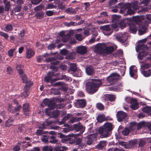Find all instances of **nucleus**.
<instances>
[{"mask_svg":"<svg viewBox=\"0 0 151 151\" xmlns=\"http://www.w3.org/2000/svg\"><path fill=\"white\" fill-rule=\"evenodd\" d=\"M55 58L54 57L49 58L46 59V61L47 62H50L52 65L50 67V69H52L51 72H49L47 74V76L45 78V81L47 83L49 82L52 79L53 76H58L60 73L58 71V68L55 65L58 64L60 62L58 60H55Z\"/></svg>","mask_w":151,"mask_h":151,"instance_id":"nucleus-1","label":"nucleus"},{"mask_svg":"<svg viewBox=\"0 0 151 151\" xmlns=\"http://www.w3.org/2000/svg\"><path fill=\"white\" fill-rule=\"evenodd\" d=\"M92 81H88L85 84L86 89L89 93L92 94L96 92L101 85V80L92 79Z\"/></svg>","mask_w":151,"mask_h":151,"instance_id":"nucleus-2","label":"nucleus"},{"mask_svg":"<svg viewBox=\"0 0 151 151\" xmlns=\"http://www.w3.org/2000/svg\"><path fill=\"white\" fill-rule=\"evenodd\" d=\"M113 124L110 123L106 122L104 124L102 127H100L99 132L101 134V138L106 137L110 134L111 131L113 129Z\"/></svg>","mask_w":151,"mask_h":151,"instance_id":"nucleus-3","label":"nucleus"},{"mask_svg":"<svg viewBox=\"0 0 151 151\" xmlns=\"http://www.w3.org/2000/svg\"><path fill=\"white\" fill-rule=\"evenodd\" d=\"M114 49L113 46L106 47L103 44H100L96 47V51L99 55L106 56L111 54Z\"/></svg>","mask_w":151,"mask_h":151,"instance_id":"nucleus-4","label":"nucleus"},{"mask_svg":"<svg viewBox=\"0 0 151 151\" xmlns=\"http://www.w3.org/2000/svg\"><path fill=\"white\" fill-rule=\"evenodd\" d=\"M117 7L123 11L127 10V12L128 14L131 15L134 13V11L132 9V5L131 3H128L124 4L122 3H120L118 4Z\"/></svg>","mask_w":151,"mask_h":151,"instance_id":"nucleus-5","label":"nucleus"},{"mask_svg":"<svg viewBox=\"0 0 151 151\" xmlns=\"http://www.w3.org/2000/svg\"><path fill=\"white\" fill-rule=\"evenodd\" d=\"M121 78L120 75L118 73H111L107 78V81L111 84H114Z\"/></svg>","mask_w":151,"mask_h":151,"instance_id":"nucleus-6","label":"nucleus"},{"mask_svg":"<svg viewBox=\"0 0 151 151\" xmlns=\"http://www.w3.org/2000/svg\"><path fill=\"white\" fill-rule=\"evenodd\" d=\"M73 129L77 132L80 131V133L76 134L77 136H79L84 132L85 131V127L81 124L80 122H79L77 124L73 125Z\"/></svg>","mask_w":151,"mask_h":151,"instance_id":"nucleus-7","label":"nucleus"},{"mask_svg":"<svg viewBox=\"0 0 151 151\" xmlns=\"http://www.w3.org/2000/svg\"><path fill=\"white\" fill-rule=\"evenodd\" d=\"M115 36L117 40L122 43L125 42L128 39L126 33L122 34L120 32L116 34Z\"/></svg>","mask_w":151,"mask_h":151,"instance_id":"nucleus-8","label":"nucleus"},{"mask_svg":"<svg viewBox=\"0 0 151 151\" xmlns=\"http://www.w3.org/2000/svg\"><path fill=\"white\" fill-rule=\"evenodd\" d=\"M54 123L55 122L54 121L52 120L51 118H48L46 120L45 122L40 124L39 126V129H45L47 127Z\"/></svg>","mask_w":151,"mask_h":151,"instance_id":"nucleus-9","label":"nucleus"},{"mask_svg":"<svg viewBox=\"0 0 151 151\" xmlns=\"http://www.w3.org/2000/svg\"><path fill=\"white\" fill-rule=\"evenodd\" d=\"M86 103L85 99H77L75 103V105L77 108H83L86 106Z\"/></svg>","mask_w":151,"mask_h":151,"instance_id":"nucleus-10","label":"nucleus"},{"mask_svg":"<svg viewBox=\"0 0 151 151\" xmlns=\"http://www.w3.org/2000/svg\"><path fill=\"white\" fill-rule=\"evenodd\" d=\"M116 115L118 121L119 122L122 121L127 116V114L122 111L117 112Z\"/></svg>","mask_w":151,"mask_h":151,"instance_id":"nucleus-11","label":"nucleus"},{"mask_svg":"<svg viewBox=\"0 0 151 151\" xmlns=\"http://www.w3.org/2000/svg\"><path fill=\"white\" fill-rule=\"evenodd\" d=\"M128 24L129 25L131 32L132 33H135L137 31V28L134 22L132 21V19L129 20V22H128Z\"/></svg>","mask_w":151,"mask_h":151,"instance_id":"nucleus-12","label":"nucleus"},{"mask_svg":"<svg viewBox=\"0 0 151 151\" xmlns=\"http://www.w3.org/2000/svg\"><path fill=\"white\" fill-rule=\"evenodd\" d=\"M23 112L25 116H28L29 115L31 111L28 103H25L23 104Z\"/></svg>","mask_w":151,"mask_h":151,"instance_id":"nucleus-13","label":"nucleus"},{"mask_svg":"<svg viewBox=\"0 0 151 151\" xmlns=\"http://www.w3.org/2000/svg\"><path fill=\"white\" fill-rule=\"evenodd\" d=\"M58 136L60 138H62V141L63 142H66L70 140V138L69 137H73L74 134H68L67 136L61 133H59Z\"/></svg>","mask_w":151,"mask_h":151,"instance_id":"nucleus-14","label":"nucleus"},{"mask_svg":"<svg viewBox=\"0 0 151 151\" xmlns=\"http://www.w3.org/2000/svg\"><path fill=\"white\" fill-rule=\"evenodd\" d=\"M30 86L28 85H25L24 91L21 93V96L25 98L27 97L30 94Z\"/></svg>","mask_w":151,"mask_h":151,"instance_id":"nucleus-15","label":"nucleus"},{"mask_svg":"<svg viewBox=\"0 0 151 151\" xmlns=\"http://www.w3.org/2000/svg\"><path fill=\"white\" fill-rule=\"evenodd\" d=\"M116 97L114 95L107 94L104 95L103 98L104 100L106 101L109 100L110 101H115Z\"/></svg>","mask_w":151,"mask_h":151,"instance_id":"nucleus-16","label":"nucleus"},{"mask_svg":"<svg viewBox=\"0 0 151 151\" xmlns=\"http://www.w3.org/2000/svg\"><path fill=\"white\" fill-rule=\"evenodd\" d=\"M131 19H123L119 22L118 23V25L119 26L121 29H123L124 28L126 27V24H128V22H129V20H131Z\"/></svg>","mask_w":151,"mask_h":151,"instance_id":"nucleus-17","label":"nucleus"},{"mask_svg":"<svg viewBox=\"0 0 151 151\" xmlns=\"http://www.w3.org/2000/svg\"><path fill=\"white\" fill-rule=\"evenodd\" d=\"M134 65L131 66L129 68V73L130 76L134 78H136L137 77V69H134Z\"/></svg>","mask_w":151,"mask_h":151,"instance_id":"nucleus-18","label":"nucleus"},{"mask_svg":"<svg viewBox=\"0 0 151 151\" xmlns=\"http://www.w3.org/2000/svg\"><path fill=\"white\" fill-rule=\"evenodd\" d=\"M76 52L80 54L84 55L87 52V49L85 46H81L77 47Z\"/></svg>","mask_w":151,"mask_h":151,"instance_id":"nucleus-19","label":"nucleus"},{"mask_svg":"<svg viewBox=\"0 0 151 151\" xmlns=\"http://www.w3.org/2000/svg\"><path fill=\"white\" fill-rule=\"evenodd\" d=\"M148 49V48L146 45L139 44L137 45L136 48V50L137 52H138L141 50L144 51L145 50H147Z\"/></svg>","mask_w":151,"mask_h":151,"instance_id":"nucleus-20","label":"nucleus"},{"mask_svg":"<svg viewBox=\"0 0 151 151\" xmlns=\"http://www.w3.org/2000/svg\"><path fill=\"white\" fill-rule=\"evenodd\" d=\"M96 137L94 134H91L87 137V144L88 145H91L93 141L95 140Z\"/></svg>","mask_w":151,"mask_h":151,"instance_id":"nucleus-21","label":"nucleus"},{"mask_svg":"<svg viewBox=\"0 0 151 151\" xmlns=\"http://www.w3.org/2000/svg\"><path fill=\"white\" fill-rule=\"evenodd\" d=\"M130 107L132 109L135 110L138 108V104L136 99H133L131 100L130 101Z\"/></svg>","mask_w":151,"mask_h":151,"instance_id":"nucleus-22","label":"nucleus"},{"mask_svg":"<svg viewBox=\"0 0 151 151\" xmlns=\"http://www.w3.org/2000/svg\"><path fill=\"white\" fill-rule=\"evenodd\" d=\"M86 73L89 76H92L94 73L93 67L91 65H89L86 68Z\"/></svg>","mask_w":151,"mask_h":151,"instance_id":"nucleus-23","label":"nucleus"},{"mask_svg":"<svg viewBox=\"0 0 151 151\" xmlns=\"http://www.w3.org/2000/svg\"><path fill=\"white\" fill-rule=\"evenodd\" d=\"M97 120L98 122H102L105 120H112V118L108 119L107 118L105 119V116L103 115H98L97 118Z\"/></svg>","mask_w":151,"mask_h":151,"instance_id":"nucleus-24","label":"nucleus"},{"mask_svg":"<svg viewBox=\"0 0 151 151\" xmlns=\"http://www.w3.org/2000/svg\"><path fill=\"white\" fill-rule=\"evenodd\" d=\"M35 55L33 51L31 49H27L26 51V57L27 58H30Z\"/></svg>","mask_w":151,"mask_h":151,"instance_id":"nucleus-25","label":"nucleus"},{"mask_svg":"<svg viewBox=\"0 0 151 151\" xmlns=\"http://www.w3.org/2000/svg\"><path fill=\"white\" fill-rule=\"evenodd\" d=\"M141 73L143 76L146 77L150 76L151 75V70H140Z\"/></svg>","mask_w":151,"mask_h":151,"instance_id":"nucleus-26","label":"nucleus"},{"mask_svg":"<svg viewBox=\"0 0 151 151\" xmlns=\"http://www.w3.org/2000/svg\"><path fill=\"white\" fill-rule=\"evenodd\" d=\"M82 118L81 117L77 118V117H72L68 122V123L70 124H72L75 122H77L81 120Z\"/></svg>","mask_w":151,"mask_h":151,"instance_id":"nucleus-27","label":"nucleus"},{"mask_svg":"<svg viewBox=\"0 0 151 151\" xmlns=\"http://www.w3.org/2000/svg\"><path fill=\"white\" fill-rule=\"evenodd\" d=\"M106 145V142L105 141H101L97 145V148L99 150H102Z\"/></svg>","mask_w":151,"mask_h":151,"instance_id":"nucleus-28","label":"nucleus"},{"mask_svg":"<svg viewBox=\"0 0 151 151\" xmlns=\"http://www.w3.org/2000/svg\"><path fill=\"white\" fill-rule=\"evenodd\" d=\"M147 55V52L145 51H142L139 52L138 55V58L139 60H142L143 57L146 56Z\"/></svg>","mask_w":151,"mask_h":151,"instance_id":"nucleus-29","label":"nucleus"},{"mask_svg":"<svg viewBox=\"0 0 151 151\" xmlns=\"http://www.w3.org/2000/svg\"><path fill=\"white\" fill-rule=\"evenodd\" d=\"M112 22L115 23H118L119 21V16L116 15H113L111 18Z\"/></svg>","mask_w":151,"mask_h":151,"instance_id":"nucleus-30","label":"nucleus"},{"mask_svg":"<svg viewBox=\"0 0 151 151\" xmlns=\"http://www.w3.org/2000/svg\"><path fill=\"white\" fill-rule=\"evenodd\" d=\"M77 70V66L75 64L73 63L70 64V68L69 69V71H71L74 73Z\"/></svg>","mask_w":151,"mask_h":151,"instance_id":"nucleus-31","label":"nucleus"},{"mask_svg":"<svg viewBox=\"0 0 151 151\" xmlns=\"http://www.w3.org/2000/svg\"><path fill=\"white\" fill-rule=\"evenodd\" d=\"M70 37V34L67 33L65 34L64 36H63V37L61 39V41L64 42H67L69 40Z\"/></svg>","mask_w":151,"mask_h":151,"instance_id":"nucleus-32","label":"nucleus"},{"mask_svg":"<svg viewBox=\"0 0 151 151\" xmlns=\"http://www.w3.org/2000/svg\"><path fill=\"white\" fill-rule=\"evenodd\" d=\"M65 12L67 13H72L76 14V11L72 7H69L65 9Z\"/></svg>","mask_w":151,"mask_h":151,"instance_id":"nucleus-33","label":"nucleus"},{"mask_svg":"<svg viewBox=\"0 0 151 151\" xmlns=\"http://www.w3.org/2000/svg\"><path fill=\"white\" fill-rule=\"evenodd\" d=\"M143 62H141V63H142L143 64L141 65V69H140V70H145V69H147L149 67H150L151 66L150 64L149 63H143Z\"/></svg>","mask_w":151,"mask_h":151,"instance_id":"nucleus-34","label":"nucleus"},{"mask_svg":"<svg viewBox=\"0 0 151 151\" xmlns=\"http://www.w3.org/2000/svg\"><path fill=\"white\" fill-rule=\"evenodd\" d=\"M64 79L67 81H71L72 80L71 78L66 76L65 75H62L60 78L58 79L57 80Z\"/></svg>","mask_w":151,"mask_h":151,"instance_id":"nucleus-35","label":"nucleus"},{"mask_svg":"<svg viewBox=\"0 0 151 151\" xmlns=\"http://www.w3.org/2000/svg\"><path fill=\"white\" fill-rule=\"evenodd\" d=\"M4 3L5 4V10L6 11H8L9 10L11 7L10 2L4 0Z\"/></svg>","mask_w":151,"mask_h":151,"instance_id":"nucleus-36","label":"nucleus"},{"mask_svg":"<svg viewBox=\"0 0 151 151\" xmlns=\"http://www.w3.org/2000/svg\"><path fill=\"white\" fill-rule=\"evenodd\" d=\"M75 53L73 52H70L68 51V53L66 55V57L68 59H73L75 57Z\"/></svg>","mask_w":151,"mask_h":151,"instance_id":"nucleus-37","label":"nucleus"},{"mask_svg":"<svg viewBox=\"0 0 151 151\" xmlns=\"http://www.w3.org/2000/svg\"><path fill=\"white\" fill-rule=\"evenodd\" d=\"M21 144L20 142H18L14 147L13 150L14 151H19L21 150L20 146Z\"/></svg>","mask_w":151,"mask_h":151,"instance_id":"nucleus-38","label":"nucleus"},{"mask_svg":"<svg viewBox=\"0 0 151 151\" xmlns=\"http://www.w3.org/2000/svg\"><path fill=\"white\" fill-rule=\"evenodd\" d=\"M55 103L53 100H50L47 106L50 109H53L55 106Z\"/></svg>","mask_w":151,"mask_h":151,"instance_id":"nucleus-39","label":"nucleus"},{"mask_svg":"<svg viewBox=\"0 0 151 151\" xmlns=\"http://www.w3.org/2000/svg\"><path fill=\"white\" fill-rule=\"evenodd\" d=\"M60 114V112L58 109L54 111L52 113V117L56 118L58 117Z\"/></svg>","mask_w":151,"mask_h":151,"instance_id":"nucleus-40","label":"nucleus"},{"mask_svg":"<svg viewBox=\"0 0 151 151\" xmlns=\"http://www.w3.org/2000/svg\"><path fill=\"white\" fill-rule=\"evenodd\" d=\"M49 139V142L52 144H55L58 141V140L56 139L55 137L54 136H51Z\"/></svg>","mask_w":151,"mask_h":151,"instance_id":"nucleus-41","label":"nucleus"},{"mask_svg":"<svg viewBox=\"0 0 151 151\" xmlns=\"http://www.w3.org/2000/svg\"><path fill=\"white\" fill-rule=\"evenodd\" d=\"M146 31V28L144 26H142L140 29L138 30L139 34L140 35H142L145 33Z\"/></svg>","mask_w":151,"mask_h":151,"instance_id":"nucleus-42","label":"nucleus"},{"mask_svg":"<svg viewBox=\"0 0 151 151\" xmlns=\"http://www.w3.org/2000/svg\"><path fill=\"white\" fill-rule=\"evenodd\" d=\"M57 4L58 5V8L59 9L63 10L65 9V6H64L63 5V3L60 1V0H58Z\"/></svg>","mask_w":151,"mask_h":151,"instance_id":"nucleus-43","label":"nucleus"},{"mask_svg":"<svg viewBox=\"0 0 151 151\" xmlns=\"http://www.w3.org/2000/svg\"><path fill=\"white\" fill-rule=\"evenodd\" d=\"M64 24L67 27L74 26H76V22L73 21H70L69 22H65L64 23Z\"/></svg>","mask_w":151,"mask_h":151,"instance_id":"nucleus-44","label":"nucleus"},{"mask_svg":"<svg viewBox=\"0 0 151 151\" xmlns=\"http://www.w3.org/2000/svg\"><path fill=\"white\" fill-rule=\"evenodd\" d=\"M41 139L42 141L45 143H47L48 142V140H50L49 137L46 135H42Z\"/></svg>","mask_w":151,"mask_h":151,"instance_id":"nucleus-45","label":"nucleus"},{"mask_svg":"<svg viewBox=\"0 0 151 151\" xmlns=\"http://www.w3.org/2000/svg\"><path fill=\"white\" fill-rule=\"evenodd\" d=\"M151 107L146 106L143 108L142 111L144 112L149 114L151 111Z\"/></svg>","mask_w":151,"mask_h":151,"instance_id":"nucleus-46","label":"nucleus"},{"mask_svg":"<svg viewBox=\"0 0 151 151\" xmlns=\"http://www.w3.org/2000/svg\"><path fill=\"white\" fill-rule=\"evenodd\" d=\"M100 29L102 30L106 31H110L111 30V27L109 25H106L100 27Z\"/></svg>","mask_w":151,"mask_h":151,"instance_id":"nucleus-47","label":"nucleus"},{"mask_svg":"<svg viewBox=\"0 0 151 151\" xmlns=\"http://www.w3.org/2000/svg\"><path fill=\"white\" fill-rule=\"evenodd\" d=\"M44 14L42 12H39L36 13L35 16L38 19H41L44 17Z\"/></svg>","mask_w":151,"mask_h":151,"instance_id":"nucleus-48","label":"nucleus"},{"mask_svg":"<svg viewBox=\"0 0 151 151\" xmlns=\"http://www.w3.org/2000/svg\"><path fill=\"white\" fill-rule=\"evenodd\" d=\"M96 107L98 109L102 110L104 109V106L101 103H98L96 104Z\"/></svg>","mask_w":151,"mask_h":151,"instance_id":"nucleus-49","label":"nucleus"},{"mask_svg":"<svg viewBox=\"0 0 151 151\" xmlns=\"http://www.w3.org/2000/svg\"><path fill=\"white\" fill-rule=\"evenodd\" d=\"M81 70H78L74 73L73 75L76 77H80L81 76Z\"/></svg>","mask_w":151,"mask_h":151,"instance_id":"nucleus-50","label":"nucleus"},{"mask_svg":"<svg viewBox=\"0 0 151 151\" xmlns=\"http://www.w3.org/2000/svg\"><path fill=\"white\" fill-rule=\"evenodd\" d=\"M137 139H134L132 140L129 142V145L133 147L135 146L137 143Z\"/></svg>","mask_w":151,"mask_h":151,"instance_id":"nucleus-51","label":"nucleus"},{"mask_svg":"<svg viewBox=\"0 0 151 151\" xmlns=\"http://www.w3.org/2000/svg\"><path fill=\"white\" fill-rule=\"evenodd\" d=\"M44 6L42 5H40L37 6L34 8V10L35 12L41 10L44 8Z\"/></svg>","mask_w":151,"mask_h":151,"instance_id":"nucleus-52","label":"nucleus"},{"mask_svg":"<svg viewBox=\"0 0 151 151\" xmlns=\"http://www.w3.org/2000/svg\"><path fill=\"white\" fill-rule=\"evenodd\" d=\"M47 132H45L40 129H37L36 131V134L38 136H40L47 133Z\"/></svg>","mask_w":151,"mask_h":151,"instance_id":"nucleus-53","label":"nucleus"},{"mask_svg":"<svg viewBox=\"0 0 151 151\" xmlns=\"http://www.w3.org/2000/svg\"><path fill=\"white\" fill-rule=\"evenodd\" d=\"M137 127V125L136 122H132L130 123V128L132 130H134Z\"/></svg>","mask_w":151,"mask_h":151,"instance_id":"nucleus-54","label":"nucleus"},{"mask_svg":"<svg viewBox=\"0 0 151 151\" xmlns=\"http://www.w3.org/2000/svg\"><path fill=\"white\" fill-rule=\"evenodd\" d=\"M122 134L124 136L127 135L129 133V130L127 128H125L122 131Z\"/></svg>","mask_w":151,"mask_h":151,"instance_id":"nucleus-55","label":"nucleus"},{"mask_svg":"<svg viewBox=\"0 0 151 151\" xmlns=\"http://www.w3.org/2000/svg\"><path fill=\"white\" fill-rule=\"evenodd\" d=\"M21 8V6L20 5H17L15 6L14 8V10L15 12H19L20 11Z\"/></svg>","mask_w":151,"mask_h":151,"instance_id":"nucleus-56","label":"nucleus"},{"mask_svg":"<svg viewBox=\"0 0 151 151\" xmlns=\"http://www.w3.org/2000/svg\"><path fill=\"white\" fill-rule=\"evenodd\" d=\"M14 108H15L12 106L11 104H9L8 108V110L12 113H14L15 112Z\"/></svg>","mask_w":151,"mask_h":151,"instance_id":"nucleus-57","label":"nucleus"},{"mask_svg":"<svg viewBox=\"0 0 151 151\" xmlns=\"http://www.w3.org/2000/svg\"><path fill=\"white\" fill-rule=\"evenodd\" d=\"M15 48L11 49L8 52V55L9 57H11L13 55L14 52L15 51Z\"/></svg>","mask_w":151,"mask_h":151,"instance_id":"nucleus-58","label":"nucleus"},{"mask_svg":"<svg viewBox=\"0 0 151 151\" xmlns=\"http://www.w3.org/2000/svg\"><path fill=\"white\" fill-rule=\"evenodd\" d=\"M146 141L143 140H140L139 142L138 147H143L146 144Z\"/></svg>","mask_w":151,"mask_h":151,"instance_id":"nucleus-59","label":"nucleus"},{"mask_svg":"<svg viewBox=\"0 0 151 151\" xmlns=\"http://www.w3.org/2000/svg\"><path fill=\"white\" fill-rule=\"evenodd\" d=\"M147 4H145V7L142 8V9L141 10V11L146 12L147 11L148 9H151V5H147Z\"/></svg>","mask_w":151,"mask_h":151,"instance_id":"nucleus-60","label":"nucleus"},{"mask_svg":"<svg viewBox=\"0 0 151 151\" xmlns=\"http://www.w3.org/2000/svg\"><path fill=\"white\" fill-rule=\"evenodd\" d=\"M5 29L7 31H11L12 30L13 28L12 25L9 24L6 26Z\"/></svg>","mask_w":151,"mask_h":151,"instance_id":"nucleus-61","label":"nucleus"},{"mask_svg":"<svg viewBox=\"0 0 151 151\" xmlns=\"http://www.w3.org/2000/svg\"><path fill=\"white\" fill-rule=\"evenodd\" d=\"M52 94H53L54 95H58L60 94V91L56 89H53L51 91Z\"/></svg>","mask_w":151,"mask_h":151,"instance_id":"nucleus-62","label":"nucleus"},{"mask_svg":"<svg viewBox=\"0 0 151 151\" xmlns=\"http://www.w3.org/2000/svg\"><path fill=\"white\" fill-rule=\"evenodd\" d=\"M75 37L76 39L79 41L82 40L83 39V36L80 34H76L75 35Z\"/></svg>","mask_w":151,"mask_h":151,"instance_id":"nucleus-63","label":"nucleus"},{"mask_svg":"<svg viewBox=\"0 0 151 151\" xmlns=\"http://www.w3.org/2000/svg\"><path fill=\"white\" fill-rule=\"evenodd\" d=\"M43 151H53L51 147H49L48 146H45L43 147Z\"/></svg>","mask_w":151,"mask_h":151,"instance_id":"nucleus-64","label":"nucleus"}]
</instances>
